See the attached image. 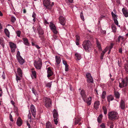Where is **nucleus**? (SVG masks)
Instances as JSON below:
<instances>
[{
	"label": "nucleus",
	"mask_w": 128,
	"mask_h": 128,
	"mask_svg": "<svg viewBox=\"0 0 128 128\" xmlns=\"http://www.w3.org/2000/svg\"><path fill=\"white\" fill-rule=\"evenodd\" d=\"M80 94L82 96L84 101L86 102L88 105H90L91 102V98L90 97L86 99V96L85 94L84 90H81L80 92Z\"/></svg>",
	"instance_id": "nucleus-1"
},
{
	"label": "nucleus",
	"mask_w": 128,
	"mask_h": 128,
	"mask_svg": "<svg viewBox=\"0 0 128 128\" xmlns=\"http://www.w3.org/2000/svg\"><path fill=\"white\" fill-rule=\"evenodd\" d=\"M82 45L84 48L86 52H88L90 50L91 44L89 40L84 41Z\"/></svg>",
	"instance_id": "nucleus-2"
},
{
	"label": "nucleus",
	"mask_w": 128,
	"mask_h": 128,
	"mask_svg": "<svg viewBox=\"0 0 128 128\" xmlns=\"http://www.w3.org/2000/svg\"><path fill=\"white\" fill-rule=\"evenodd\" d=\"M34 65L36 68L38 69H40L42 66V62L41 59L38 58L34 62Z\"/></svg>",
	"instance_id": "nucleus-3"
},
{
	"label": "nucleus",
	"mask_w": 128,
	"mask_h": 128,
	"mask_svg": "<svg viewBox=\"0 0 128 128\" xmlns=\"http://www.w3.org/2000/svg\"><path fill=\"white\" fill-rule=\"evenodd\" d=\"M44 101L45 106L46 107L49 108L51 106L52 102L50 98L44 97Z\"/></svg>",
	"instance_id": "nucleus-4"
},
{
	"label": "nucleus",
	"mask_w": 128,
	"mask_h": 128,
	"mask_svg": "<svg viewBox=\"0 0 128 128\" xmlns=\"http://www.w3.org/2000/svg\"><path fill=\"white\" fill-rule=\"evenodd\" d=\"M128 84V78L127 77L125 78L124 79H122V82L119 83V86L120 88H122L127 86Z\"/></svg>",
	"instance_id": "nucleus-5"
},
{
	"label": "nucleus",
	"mask_w": 128,
	"mask_h": 128,
	"mask_svg": "<svg viewBox=\"0 0 128 128\" xmlns=\"http://www.w3.org/2000/svg\"><path fill=\"white\" fill-rule=\"evenodd\" d=\"M43 4L46 8L48 9H51L52 6L54 5L53 2L52 3V4H50V0H44Z\"/></svg>",
	"instance_id": "nucleus-6"
},
{
	"label": "nucleus",
	"mask_w": 128,
	"mask_h": 128,
	"mask_svg": "<svg viewBox=\"0 0 128 128\" xmlns=\"http://www.w3.org/2000/svg\"><path fill=\"white\" fill-rule=\"evenodd\" d=\"M50 29L52 30L54 33L56 34L58 33V31L54 24L52 22H50Z\"/></svg>",
	"instance_id": "nucleus-7"
},
{
	"label": "nucleus",
	"mask_w": 128,
	"mask_h": 128,
	"mask_svg": "<svg viewBox=\"0 0 128 128\" xmlns=\"http://www.w3.org/2000/svg\"><path fill=\"white\" fill-rule=\"evenodd\" d=\"M117 114V112H109L108 117L111 120L116 119Z\"/></svg>",
	"instance_id": "nucleus-8"
},
{
	"label": "nucleus",
	"mask_w": 128,
	"mask_h": 128,
	"mask_svg": "<svg viewBox=\"0 0 128 128\" xmlns=\"http://www.w3.org/2000/svg\"><path fill=\"white\" fill-rule=\"evenodd\" d=\"M86 76L88 82H93V78L90 73L88 72L86 74Z\"/></svg>",
	"instance_id": "nucleus-9"
},
{
	"label": "nucleus",
	"mask_w": 128,
	"mask_h": 128,
	"mask_svg": "<svg viewBox=\"0 0 128 128\" xmlns=\"http://www.w3.org/2000/svg\"><path fill=\"white\" fill-rule=\"evenodd\" d=\"M9 45L11 50L12 52H14L16 48V45L13 42H10Z\"/></svg>",
	"instance_id": "nucleus-10"
},
{
	"label": "nucleus",
	"mask_w": 128,
	"mask_h": 128,
	"mask_svg": "<svg viewBox=\"0 0 128 128\" xmlns=\"http://www.w3.org/2000/svg\"><path fill=\"white\" fill-rule=\"evenodd\" d=\"M59 22L62 25H65L66 21L64 18L62 16H60L59 17Z\"/></svg>",
	"instance_id": "nucleus-11"
},
{
	"label": "nucleus",
	"mask_w": 128,
	"mask_h": 128,
	"mask_svg": "<svg viewBox=\"0 0 128 128\" xmlns=\"http://www.w3.org/2000/svg\"><path fill=\"white\" fill-rule=\"evenodd\" d=\"M122 11L124 15L126 17L128 16V11L126 8H123L122 9Z\"/></svg>",
	"instance_id": "nucleus-12"
},
{
	"label": "nucleus",
	"mask_w": 128,
	"mask_h": 128,
	"mask_svg": "<svg viewBox=\"0 0 128 128\" xmlns=\"http://www.w3.org/2000/svg\"><path fill=\"white\" fill-rule=\"evenodd\" d=\"M47 77L49 78L53 74V72L50 67L47 68Z\"/></svg>",
	"instance_id": "nucleus-13"
},
{
	"label": "nucleus",
	"mask_w": 128,
	"mask_h": 128,
	"mask_svg": "<svg viewBox=\"0 0 128 128\" xmlns=\"http://www.w3.org/2000/svg\"><path fill=\"white\" fill-rule=\"evenodd\" d=\"M17 58L18 62L20 64L22 65L24 63V60L21 56Z\"/></svg>",
	"instance_id": "nucleus-14"
},
{
	"label": "nucleus",
	"mask_w": 128,
	"mask_h": 128,
	"mask_svg": "<svg viewBox=\"0 0 128 128\" xmlns=\"http://www.w3.org/2000/svg\"><path fill=\"white\" fill-rule=\"evenodd\" d=\"M16 123L17 125L19 126H20L22 124V122L20 118L19 117L18 118Z\"/></svg>",
	"instance_id": "nucleus-15"
},
{
	"label": "nucleus",
	"mask_w": 128,
	"mask_h": 128,
	"mask_svg": "<svg viewBox=\"0 0 128 128\" xmlns=\"http://www.w3.org/2000/svg\"><path fill=\"white\" fill-rule=\"evenodd\" d=\"M120 107L122 109H124L125 108V104L124 101L122 100L120 101Z\"/></svg>",
	"instance_id": "nucleus-16"
},
{
	"label": "nucleus",
	"mask_w": 128,
	"mask_h": 128,
	"mask_svg": "<svg viewBox=\"0 0 128 128\" xmlns=\"http://www.w3.org/2000/svg\"><path fill=\"white\" fill-rule=\"evenodd\" d=\"M75 56L76 57V59L77 60H80L82 58L81 54L79 53H76L75 54Z\"/></svg>",
	"instance_id": "nucleus-17"
},
{
	"label": "nucleus",
	"mask_w": 128,
	"mask_h": 128,
	"mask_svg": "<svg viewBox=\"0 0 128 128\" xmlns=\"http://www.w3.org/2000/svg\"><path fill=\"white\" fill-rule=\"evenodd\" d=\"M22 40L24 42V43L25 44L28 46H29V43L28 40L27 38H22Z\"/></svg>",
	"instance_id": "nucleus-18"
},
{
	"label": "nucleus",
	"mask_w": 128,
	"mask_h": 128,
	"mask_svg": "<svg viewBox=\"0 0 128 128\" xmlns=\"http://www.w3.org/2000/svg\"><path fill=\"white\" fill-rule=\"evenodd\" d=\"M46 128H54L52 127V124L49 122H48L46 124Z\"/></svg>",
	"instance_id": "nucleus-19"
},
{
	"label": "nucleus",
	"mask_w": 128,
	"mask_h": 128,
	"mask_svg": "<svg viewBox=\"0 0 128 128\" xmlns=\"http://www.w3.org/2000/svg\"><path fill=\"white\" fill-rule=\"evenodd\" d=\"M55 60L57 64H58L60 63L61 60L60 57L56 56H55Z\"/></svg>",
	"instance_id": "nucleus-20"
},
{
	"label": "nucleus",
	"mask_w": 128,
	"mask_h": 128,
	"mask_svg": "<svg viewBox=\"0 0 128 128\" xmlns=\"http://www.w3.org/2000/svg\"><path fill=\"white\" fill-rule=\"evenodd\" d=\"M17 72L18 74L20 76L22 77V72L20 68H18Z\"/></svg>",
	"instance_id": "nucleus-21"
},
{
	"label": "nucleus",
	"mask_w": 128,
	"mask_h": 128,
	"mask_svg": "<svg viewBox=\"0 0 128 128\" xmlns=\"http://www.w3.org/2000/svg\"><path fill=\"white\" fill-rule=\"evenodd\" d=\"M96 47L98 48V50L100 51L102 50V49L101 48V44L100 43L96 40Z\"/></svg>",
	"instance_id": "nucleus-22"
},
{
	"label": "nucleus",
	"mask_w": 128,
	"mask_h": 128,
	"mask_svg": "<svg viewBox=\"0 0 128 128\" xmlns=\"http://www.w3.org/2000/svg\"><path fill=\"white\" fill-rule=\"evenodd\" d=\"M38 33L42 35L44 34V31L40 27H39L38 28Z\"/></svg>",
	"instance_id": "nucleus-23"
},
{
	"label": "nucleus",
	"mask_w": 128,
	"mask_h": 128,
	"mask_svg": "<svg viewBox=\"0 0 128 128\" xmlns=\"http://www.w3.org/2000/svg\"><path fill=\"white\" fill-rule=\"evenodd\" d=\"M107 98L108 101L109 102H110V101L114 99L113 96L111 95L108 96Z\"/></svg>",
	"instance_id": "nucleus-24"
},
{
	"label": "nucleus",
	"mask_w": 128,
	"mask_h": 128,
	"mask_svg": "<svg viewBox=\"0 0 128 128\" xmlns=\"http://www.w3.org/2000/svg\"><path fill=\"white\" fill-rule=\"evenodd\" d=\"M102 117L103 116L102 114H100L98 116L97 119V121L98 122H101Z\"/></svg>",
	"instance_id": "nucleus-25"
},
{
	"label": "nucleus",
	"mask_w": 128,
	"mask_h": 128,
	"mask_svg": "<svg viewBox=\"0 0 128 128\" xmlns=\"http://www.w3.org/2000/svg\"><path fill=\"white\" fill-rule=\"evenodd\" d=\"M112 32H116V26L114 24H112Z\"/></svg>",
	"instance_id": "nucleus-26"
},
{
	"label": "nucleus",
	"mask_w": 128,
	"mask_h": 128,
	"mask_svg": "<svg viewBox=\"0 0 128 128\" xmlns=\"http://www.w3.org/2000/svg\"><path fill=\"white\" fill-rule=\"evenodd\" d=\"M0 44H1L3 48L4 46V42L2 38H0Z\"/></svg>",
	"instance_id": "nucleus-27"
},
{
	"label": "nucleus",
	"mask_w": 128,
	"mask_h": 128,
	"mask_svg": "<svg viewBox=\"0 0 128 128\" xmlns=\"http://www.w3.org/2000/svg\"><path fill=\"white\" fill-rule=\"evenodd\" d=\"M4 32L6 36L8 38L10 37V32L6 28H5L4 30Z\"/></svg>",
	"instance_id": "nucleus-28"
},
{
	"label": "nucleus",
	"mask_w": 128,
	"mask_h": 128,
	"mask_svg": "<svg viewBox=\"0 0 128 128\" xmlns=\"http://www.w3.org/2000/svg\"><path fill=\"white\" fill-rule=\"evenodd\" d=\"M31 112H35L36 109L34 106L33 105H32L30 107Z\"/></svg>",
	"instance_id": "nucleus-29"
},
{
	"label": "nucleus",
	"mask_w": 128,
	"mask_h": 128,
	"mask_svg": "<svg viewBox=\"0 0 128 128\" xmlns=\"http://www.w3.org/2000/svg\"><path fill=\"white\" fill-rule=\"evenodd\" d=\"M111 14L112 16V17L114 20V19H117L118 18L117 15L114 14L113 12H112Z\"/></svg>",
	"instance_id": "nucleus-30"
},
{
	"label": "nucleus",
	"mask_w": 128,
	"mask_h": 128,
	"mask_svg": "<svg viewBox=\"0 0 128 128\" xmlns=\"http://www.w3.org/2000/svg\"><path fill=\"white\" fill-rule=\"evenodd\" d=\"M32 76L33 78H36V73L35 71H32Z\"/></svg>",
	"instance_id": "nucleus-31"
},
{
	"label": "nucleus",
	"mask_w": 128,
	"mask_h": 128,
	"mask_svg": "<svg viewBox=\"0 0 128 128\" xmlns=\"http://www.w3.org/2000/svg\"><path fill=\"white\" fill-rule=\"evenodd\" d=\"M114 95L115 97L116 98H119L120 97V94L118 92H114Z\"/></svg>",
	"instance_id": "nucleus-32"
},
{
	"label": "nucleus",
	"mask_w": 128,
	"mask_h": 128,
	"mask_svg": "<svg viewBox=\"0 0 128 128\" xmlns=\"http://www.w3.org/2000/svg\"><path fill=\"white\" fill-rule=\"evenodd\" d=\"M53 117L54 119H58V112H54L53 114Z\"/></svg>",
	"instance_id": "nucleus-33"
},
{
	"label": "nucleus",
	"mask_w": 128,
	"mask_h": 128,
	"mask_svg": "<svg viewBox=\"0 0 128 128\" xmlns=\"http://www.w3.org/2000/svg\"><path fill=\"white\" fill-rule=\"evenodd\" d=\"M98 31L99 32V30L101 32L102 34H105L106 33V31L105 30H102L100 28H99L98 29Z\"/></svg>",
	"instance_id": "nucleus-34"
},
{
	"label": "nucleus",
	"mask_w": 128,
	"mask_h": 128,
	"mask_svg": "<svg viewBox=\"0 0 128 128\" xmlns=\"http://www.w3.org/2000/svg\"><path fill=\"white\" fill-rule=\"evenodd\" d=\"M80 120L79 118L75 119L74 121V123L75 124H78Z\"/></svg>",
	"instance_id": "nucleus-35"
},
{
	"label": "nucleus",
	"mask_w": 128,
	"mask_h": 128,
	"mask_svg": "<svg viewBox=\"0 0 128 128\" xmlns=\"http://www.w3.org/2000/svg\"><path fill=\"white\" fill-rule=\"evenodd\" d=\"M106 95V93L105 91H104L102 92V97L103 98H105Z\"/></svg>",
	"instance_id": "nucleus-36"
},
{
	"label": "nucleus",
	"mask_w": 128,
	"mask_h": 128,
	"mask_svg": "<svg viewBox=\"0 0 128 128\" xmlns=\"http://www.w3.org/2000/svg\"><path fill=\"white\" fill-rule=\"evenodd\" d=\"M28 120L30 122L31 120V114L30 112H29L28 115Z\"/></svg>",
	"instance_id": "nucleus-37"
},
{
	"label": "nucleus",
	"mask_w": 128,
	"mask_h": 128,
	"mask_svg": "<svg viewBox=\"0 0 128 128\" xmlns=\"http://www.w3.org/2000/svg\"><path fill=\"white\" fill-rule=\"evenodd\" d=\"M80 17L82 20H83L84 21V16L83 15L82 12H81L80 14Z\"/></svg>",
	"instance_id": "nucleus-38"
},
{
	"label": "nucleus",
	"mask_w": 128,
	"mask_h": 128,
	"mask_svg": "<svg viewBox=\"0 0 128 128\" xmlns=\"http://www.w3.org/2000/svg\"><path fill=\"white\" fill-rule=\"evenodd\" d=\"M52 82H48L47 84H46V86L47 87L50 88L52 85Z\"/></svg>",
	"instance_id": "nucleus-39"
},
{
	"label": "nucleus",
	"mask_w": 128,
	"mask_h": 128,
	"mask_svg": "<svg viewBox=\"0 0 128 128\" xmlns=\"http://www.w3.org/2000/svg\"><path fill=\"white\" fill-rule=\"evenodd\" d=\"M32 90L33 93L35 95H36L37 94H36V90H35L33 88L32 89Z\"/></svg>",
	"instance_id": "nucleus-40"
},
{
	"label": "nucleus",
	"mask_w": 128,
	"mask_h": 128,
	"mask_svg": "<svg viewBox=\"0 0 128 128\" xmlns=\"http://www.w3.org/2000/svg\"><path fill=\"white\" fill-rule=\"evenodd\" d=\"M114 44L113 43H111L110 46L108 47V48L109 49V48L110 50H111L113 48Z\"/></svg>",
	"instance_id": "nucleus-41"
},
{
	"label": "nucleus",
	"mask_w": 128,
	"mask_h": 128,
	"mask_svg": "<svg viewBox=\"0 0 128 128\" xmlns=\"http://www.w3.org/2000/svg\"><path fill=\"white\" fill-rule=\"evenodd\" d=\"M117 19H114V20L115 24L116 25L118 26V21L117 20Z\"/></svg>",
	"instance_id": "nucleus-42"
},
{
	"label": "nucleus",
	"mask_w": 128,
	"mask_h": 128,
	"mask_svg": "<svg viewBox=\"0 0 128 128\" xmlns=\"http://www.w3.org/2000/svg\"><path fill=\"white\" fill-rule=\"evenodd\" d=\"M106 18V17L105 16H104L103 15H102L100 17V18H99V22H100V20H101L102 19V18Z\"/></svg>",
	"instance_id": "nucleus-43"
},
{
	"label": "nucleus",
	"mask_w": 128,
	"mask_h": 128,
	"mask_svg": "<svg viewBox=\"0 0 128 128\" xmlns=\"http://www.w3.org/2000/svg\"><path fill=\"white\" fill-rule=\"evenodd\" d=\"M76 40L77 41H79L80 39V36L78 35H76Z\"/></svg>",
	"instance_id": "nucleus-44"
},
{
	"label": "nucleus",
	"mask_w": 128,
	"mask_h": 128,
	"mask_svg": "<svg viewBox=\"0 0 128 128\" xmlns=\"http://www.w3.org/2000/svg\"><path fill=\"white\" fill-rule=\"evenodd\" d=\"M16 32L18 36V37H20V34L21 33L20 32V31H17Z\"/></svg>",
	"instance_id": "nucleus-45"
},
{
	"label": "nucleus",
	"mask_w": 128,
	"mask_h": 128,
	"mask_svg": "<svg viewBox=\"0 0 128 128\" xmlns=\"http://www.w3.org/2000/svg\"><path fill=\"white\" fill-rule=\"evenodd\" d=\"M16 19L15 18L14 16L12 17L11 18V21L12 22H14L16 20Z\"/></svg>",
	"instance_id": "nucleus-46"
},
{
	"label": "nucleus",
	"mask_w": 128,
	"mask_h": 128,
	"mask_svg": "<svg viewBox=\"0 0 128 128\" xmlns=\"http://www.w3.org/2000/svg\"><path fill=\"white\" fill-rule=\"evenodd\" d=\"M108 47L107 46L104 50L102 52L105 54L106 52L108 50Z\"/></svg>",
	"instance_id": "nucleus-47"
},
{
	"label": "nucleus",
	"mask_w": 128,
	"mask_h": 128,
	"mask_svg": "<svg viewBox=\"0 0 128 128\" xmlns=\"http://www.w3.org/2000/svg\"><path fill=\"white\" fill-rule=\"evenodd\" d=\"M16 80L17 82H18V80H20V78L17 75L16 76Z\"/></svg>",
	"instance_id": "nucleus-48"
},
{
	"label": "nucleus",
	"mask_w": 128,
	"mask_h": 128,
	"mask_svg": "<svg viewBox=\"0 0 128 128\" xmlns=\"http://www.w3.org/2000/svg\"><path fill=\"white\" fill-rule=\"evenodd\" d=\"M21 56L20 55V53L19 51H18L16 54V57L18 58Z\"/></svg>",
	"instance_id": "nucleus-49"
},
{
	"label": "nucleus",
	"mask_w": 128,
	"mask_h": 128,
	"mask_svg": "<svg viewBox=\"0 0 128 128\" xmlns=\"http://www.w3.org/2000/svg\"><path fill=\"white\" fill-rule=\"evenodd\" d=\"M68 65L65 66V70L66 72H67L68 70Z\"/></svg>",
	"instance_id": "nucleus-50"
},
{
	"label": "nucleus",
	"mask_w": 128,
	"mask_h": 128,
	"mask_svg": "<svg viewBox=\"0 0 128 128\" xmlns=\"http://www.w3.org/2000/svg\"><path fill=\"white\" fill-rule=\"evenodd\" d=\"M9 117H10V120L12 122L14 120L12 119V116L11 115V114H10Z\"/></svg>",
	"instance_id": "nucleus-51"
},
{
	"label": "nucleus",
	"mask_w": 128,
	"mask_h": 128,
	"mask_svg": "<svg viewBox=\"0 0 128 128\" xmlns=\"http://www.w3.org/2000/svg\"><path fill=\"white\" fill-rule=\"evenodd\" d=\"M100 126L101 128H105V125L104 123L101 124Z\"/></svg>",
	"instance_id": "nucleus-52"
},
{
	"label": "nucleus",
	"mask_w": 128,
	"mask_h": 128,
	"mask_svg": "<svg viewBox=\"0 0 128 128\" xmlns=\"http://www.w3.org/2000/svg\"><path fill=\"white\" fill-rule=\"evenodd\" d=\"M62 62L63 64L65 66L68 65L67 64L66 62V61L64 60H62Z\"/></svg>",
	"instance_id": "nucleus-53"
},
{
	"label": "nucleus",
	"mask_w": 128,
	"mask_h": 128,
	"mask_svg": "<svg viewBox=\"0 0 128 128\" xmlns=\"http://www.w3.org/2000/svg\"><path fill=\"white\" fill-rule=\"evenodd\" d=\"M104 54V53L102 52L101 53V56H100V58L101 59H103V56Z\"/></svg>",
	"instance_id": "nucleus-54"
},
{
	"label": "nucleus",
	"mask_w": 128,
	"mask_h": 128,
	"mask_svg": "<svg viewBox=\"0 0 128 128\" xmlns=\"http://www.w3.org/2000/svg\"><path fill=\"white\" fill-rule=\"evenodd\" d=\"M58 119H54V123L56 124H57L58 123V121L57 120Z\"/></svg>",
	"instance_id": "nucleus-55"
},
{
	"label": "nucleus",
	"mask_w": 128,
	"mask_h": 128,
	"mask_svg": "<svg viewBox=\"0 0 128 128\" xmlns=\"http://www.w3.org/2000/svg\"><path fill=\"white\" fill-rule=\"evenodd\" d=\"M103 109L104 110V112H106L107 111L106 108L104 106L103 107Z\"/></svg>",
	"instance_id": "nucleus-56"
},
{
	"label": "nucleus",
	"mask_w": 128,
	"mask_h": 128,
	"mask_svg": "<svg viewBox=\"0 0 128 128\" xmlns=\"http://www.w3.org/2000/svg\"><path fill=\"white\" fill-rule=\"evenodd\" d=\"M14 110L15 112H16L18 111V109L17 107L16 106H14Z\"/></svg>",
	"instance_id": "nucleus-57"
},
{
	"label": "nucleus",
	"mask_w": 128,
	"mask_h": 128,
	"mask_svg": "<svg viewBox=\"0 0 128 128\" xmlns=\"http://www.w3.org/2000/svg\"><path fill=\"white\" fill-rule=\"evenodd\" d=\"M32 17L33 18H36V14L34 12H33L32 14Z\"/></svg>",
	"instance_id": "nucleus-58"
},
{
	"label": "nucleus",
	"mask_w": 128,
	"mask_h": 128,
	"mask_svg": "<svg viewBox=\"0 0 128 128\" xmlns=\"http://www.w3.org/2000/svg\"><path fill=\"white\" fill-rule=\"evenodd\" d=\"M121 36H119L118 37V40L119 42H120V40H121Z\"/></svg>",
	"instance_id": "nucleus-59"
},
{
	"label": "nucleus",
	"mask_w": 128,
	"mask_h": 128,
	"mask_svg": "<svg viewBox=\"0 0 128 128\" xmlns=\"http://www.w3.org/2000/svg\"><path fill=\"white\" fill-rule=\"evenodd\" d=\"M27 125L28 126V128H30V124L28 122V121L27 122Z\"/></svg>",
	"instance_id": "nucleus-60"
},
{
	"label": "nucleus",
	"mask_w": 128,
	"mask_h": 128,
	"mask_svg": "<svg viewBox=\"0 0 128 128\" xmlns=\"http://www.w3.org/2000/svg\"><path fill=\"white\" fill-rule=\"evenodd\" d=\"M122 49L121 48H120L119 49V52L120 53H122Z\"/></svg>",
	"instance_id": "nucleus-61"
},
{
	"label": "nucleus",
	"mask_w": 128,
	"mask_h": 128,
	"mask_svg": "<svg viewBox=\"0 0 128 128\" xmlns=\"http://www.w3.org/2000/svg\"><path fill=\"white\" fill-rule=\"evenodd\" d=\"M32 115L34 117H35L36 115V112H32Z\"/></svg>",
	"instance_id": "nucleus-62"
},
{
	"label": "nucleus",
	"mask_w": 128,
	"mask_h": 128,
	"mask_svg": "<svg viewBox=\"0 0 128 128\" xmlns=\"http://www.w3.org/2000/svg\"><path fill=\"white\" fill-rule=\"evenodd\" d=\"M114 127L113 124L112 123H111V125L110 126V128H113Z\"/></svg>",
	"instance_id": "nucleus-63"
},
{
	"label": "nucleus",
	"mask_w": 128,
	"mask_h": 128,
	"mask_svg": "<svg viewBox=\"0 0 128 128\" xmlns=\"http://www.w3.org/2000/svg\"><path fill=\"white\" fill-rule=\"evenodd\" d=\"M121 40H122V41H124V38L122 36H121Z\"/></svg>",
	"instance_id": "nucleus-64"
}]
</instances>
